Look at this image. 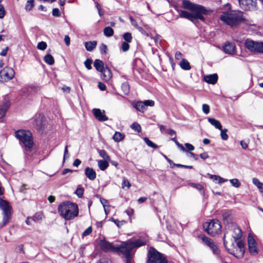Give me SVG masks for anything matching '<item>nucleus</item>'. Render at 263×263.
<instances>
[{"instance_id": "obj_13", "label": "nucleus", "mask_w": 263, "mask_h": 263, "mask_svg": "<svg viewBox=\"0 0 263 263\" xmlns=\"http://www.w3.org/2000/svg\"><path fill=\"white\" fill-rule=\"evenodd\" d=\"M237 246L238 250H237L236 253H235L234 251H231L229 249H227L228 251L231 254L233 255L235 257L238 258H242L243 256L245 253V245L243 242L241 240H237L236 241Z\"/></svg>"}, {"instance_id": "obj_20", "label": "nucleus", "mask_w": 263, "mask_h": 263, "mask_svg": "<svg viewBox=\"0 0 263 263\" xmlns=\"http://www.w3.org/2000/svg\"><path fill=\"white\" fill-rule=\"evenodd\" d=\"M40 90V87L38 86H30L26 87H24L21 90L22 93H24V95L26 94H32L33 93L37 92Z\"/></svg>"}, {"instance_id": "obj_30", "label": "nucleus", "mask_w": 263, "mask_h": 263, "mask_svg": "<svg viewBox=\"0 0 263 263\" xmlns=\"http://www.w3.org/2000/svg\"><path fill=\"white\" fill-rule=\"evenodd\" d=\"M124 138V135L120 132H116L112 137L115 142H119Z\"/></svg>"}, {"instance_id": "obj_17", "label": "nucleus", "mask_w": 263, "mask_h": 263, "mask_svg": "<svg viewBox=\"0 0 263 263\" xmlns=\"http://www.w3.org/2000/svg\"><path fill=\"white\" fill-rule=\"evenodd\" d=\"M223 50L226 53L232 54L235 52V46L234 43L227 42L223 46Z\"/></svg>"}, {"instance_id": "obj_31", "label": "nucleus", "mask_w": 263, "mask_h": 263, "mask_svg": "<svg viewBox=\"0 0 263 263\" xmlns=\"http://www.w3.org/2000/svg\"><path fill=\"white\" fill-rule=\"evenodd\" d=\"M44 61L49 65H52L54 63V60L53 56L50 54H47L44 57Z\"/></svg>"}, {"instance_id": "obj_38", "label": "nucleus", "mask_w": 263, "mask_h": 263, "mask_svg": "<svg viewBox=\"0 0 263 263\" xmlns=\"http://www.w3.org/2000/svg\"><path fill=\"white\" fill-rule=\"evenodd\" d=\"M121 254L125 257L126 258V263H133L132 261V256L134 254H130L129 253H127L126 252H121Z\"/></svg>"}, {"instance_id": "obj_3", "label": "nucleus", "mask_w": 263, "mask_h": 263, "mask_svg": "<svg viewBox=\"0 0 263 263\" xmlns=\"http://www.w3.org/2000/svg\"><path fill=\"white\" fill-rule=\"evenodd\" d=\"M220 19L231 27L236 26L245 20L242 16V12L234 11L223 12L220 15Z\"/></svg>"}, {"instance_id": "obj_10", "label": "nucleus", "mask_w": 263, "mask_h": 263, "mask_svg": "<svg viewBox=\"0 0 263 263\" xmlns=\"http://www.w3.org/2000/svg\"><path fill=\"white\" fill-rule=\"evenodd\" d=\"M99 245L101 249L104 252H118L121 253V245L114 246L105 239L101 240Z\"/></svg>"}, {"instance_id": "obj_16", "label": "nucleus", "mask_w": 263, "mask_h": 263, "mask_svg": "<svg viewBox=\"0 0 263 263\" xmlns=\"http://www.w3.org/2000/svg\"><path fill=\"white\" fill-rule=\"evenodd\" d=\"M92 112L96 117L100 121H105L108 120V118L105 115V111H101L98 108H94L92 109Z\"/></svg>"}, {"instance_id": "obj_34", "label": "nucleus", "mask_w": 263, "mask_h": 263, "mask_svg": "<svg viewBox=\"0 0 263 263\" xmlns=\"http://www.w3.org/2000/svg\"><path fill=\"white\" fill-rule=\"evenodd\" d=\"M104 34L107 37H110L114 34V30L110 27H106L104 29Z\"/></svg>"}, {"instance_id": "obj_59", "label": "nucleus", "mask_w": 263, "mask_h": 263, "mask_svg": "<svg viewBox=\"0 0 263 263\" xmlns=\"http://www.w3.org/2000/svg\"><path fill=\"white\" fill-rule=\"evenodd\" d=\"M107 46L104 44H102L100 46V51L101 53H106L107 52Z\"/></svg>"}, {"instance_id": "obj_6", "label": "nucleus", "mask_w": 263, "mask_h": 263, "mask_svg": "<svg viewBox=\"0 0 263 263\" xmlns=\"http://www.w3.org/2000/svg\"><path fill=\"white\" fill-rule=\"evenodd\" d=\"M147 263H167V260L163 254L151 247L147 254Z\"/></svg>"}, {"instance_id": "obj_32", "label": "nucleus", "mask_w": 263, "mask_h": 263, "mask_svg": "<svg viewBox=\"0 0 263 263\" xmlns=\"http://www.w3.org/2000/svg\"><path fill=\"white\" fill-rule=\"evenodd\" d=\"M107 160H99L98 161V166L101 171L105 170L108 166Z\"/></svg>"}, {"instance_id": "obj_62", "label": "nucleus", "mask_w": 263, "mask_h": 263, "mask_svg": "<svg viewBox=\"0 0 263 263\" xmlns=\"http://www.w3.org/2000/svg\"><path fill=\"white\" fill-rule=\"evenodd\" d=\"M185 146L188 151H193L195 149L194 146L190 143H186L185 144Z\"/></svg>"}, {"instance_id": "obj_21", "label": "nucleus", "mask_w": 263, "mask_h": 263, "mask_svg": "<svg viewBox=\"0 0 263 263\" xmlns=\"http://www.w3.org/2000/svg\"><path fill=\"white\" fill-rule=\"evenodd\" d=\"M101 73L102 79L105 81L110 80L112 77V72L107 66L105 67V69Z\"/></svg>"}, {"instance_id": "obj_61", "label": "nucleus", "mask_w": 263, "mask_h": 263, "mask_svg": "<svg viewBox=\"0 0 263 263\" xmlns=\"http://www.w3.org/2000/svg\"><path fill=\"white\" fill-rule=\"evenodd\" d=\"M129 20L132 25L135 26L137 29H138V27H139V26H138L137 21L135 20H134L132 16L129 17Z\"/></svg>"}, {"instance_id": "obj_47", "label": "nucleus", "mask_w": 263, "mask_h": 263, "mask_svg": "<svg viewBox=\"0 0 263 263\" xmlns=\"http://www.w3.org/2000/svg\"><path fill=\"white\" fill-rule=\"evenodd\" d=\"M126 186L127 187V189H129V187L131 186V184L127 179H126L125 177H123V181L122 183V188L124 189L125 187Z\"/></svg>"}, {"instance_id": "obj_22", "label": "nucleus", "mask_w": 263, "mask_h": 263, "mask_svg": "<svg viewBox=\"0 0 263 263\" xmlns=\"http://www.w3.org/2000/svg\"><path fill=\"white\" fill-rule=\"evenodd\" d=\"M204 80L209 84H214L217 81L218 76L216 73L206 76H205Z\"/></svg>"}, {"instance_id": "obj_48", "label": "nucleus", "mask_w": 263, "mask_h": 263, "mask_svg": "<svg viewBox=\"0 0 263 263\" xmlns=\"http://www.w3.org/2000/svg\"><path fill=\"white\" fill-rule=\"evenodd\" d=\"M172 140L176 143V144L180 149V150L184 152H187L183 146L181 144H180L179 142L176 139V137L172 138Z\"/></svg>"}, {"instance_id": "obj_15", "label": "nucleus", "mask_w": 263, "mask_h": 263, "mask_svg": "<svg viewBox=\"0 0 263 263\" xmlns=\"http://www.w3.org/2000/svg\"><path fill=\"white\" fill-rule=\"evenodd\" d=\"M248 243L250 253L252 255L256 254L258 253L256 242L254 238L250 235L248 236Z\"/></svg>"}, {"instance_id": "obj_44", "label": "nucleus", "mask_w": 263, "mask_h": 263, "mask_svg": "<svg viewBox=\"0 0 263 263\" xmlns=\"http://www.w3.org/2000/svg\"><path fill=\"white\" fill-rule=\"evenodd\" d=\"M99 154L102 158L105 159L106 160H110V157L105 150H100L99 152Z\"/></svg>"}, {"instance_id": "obj_53", "label": "nucleus", "mask_w": 263, "mask_h": 263, "mask_svg": "<svg viewBox=\"0 0 263 263\" xmlns=\"http://www.w3.org/2000/svg\"><path fill=\"white\" fill-rule=\"evenodd\" d=\"M202 111L204 113H205V114H208L210 112V106L209 105L206 104H203L202 105Z\"/></svg>"}, {"instance_id": "obj_8", "label": "nucleus", "mask_w": 263, "mask_h": 263, "mask_svg": "<svg viewBox=\"0 0 263 263\" xmlns=\"http://www.w3.org/2000/svg\"><path fill=\"white\" fill-rule=\"evenodd\" d=\"M145 245V241L138 239L135 241H128L121 244V252H126L134 254V249Z\"/></svg>"}, {"instance_id": "obj_46", "label": "nucleus", "mask_w": 263, "mask_h": 263, "mask_svg": "<svg viewBox=\"0 0 263 263\" xmlns=\"http://www.w3.org/2000/svg\"><path fill=\"white\" fill-rule=\"evenodd\" d=\"M230 182L231 184L235 187H239L241 185L240 181L237 179H230Z\"/></svg>"}, {"instance_id": "obj_9", "label": "nucleus", "mask_w": 263, "mask_h": 263, "mask_svg": "<svg viewBox=\"0 0 263 263\" xmlns=\"http://www.w3.org/2000/svg\"><path fill=\"white\" fill-rule=\"evenodd\" d=\"M244 44L245 47L250 51L263 53L262 42H256L250 39H247Z\"/></svg>"}, {"instance_id": "obj_18", "label": "nucleus", "mask_w": 263, "mask_h": 263, "mask_svg": "<svg viewBox=\"0 0 263 263\" xmlns=\"http://www.w3.org/2000/svg\"><path fill=\"white\" fill-rule=\"evenodd\" d=\"M33 124L37 130H42L45 128V122L43 120V118L40 116L35 118Z\"/></svg>"}, {"instance_id": "obj_14", "label": "nucleus", "mask_w": 263, "mask_h": 263, "mask_svg": "<svg viewBox=\"0 0 263 263\" xmlns=\"http://www.w3.org/2000/svg\"><path fill=\"white\" fill-rule=\"evenodd\" d=\"M240 7L245 10H254L256 8V2L254 0H238Z\"/></svg>"}, {"instance_id": "obj_63", "label": "nucleus", "mask_w": 263, "mask_h": 263, "mask_svg": "<svg viewBox=\"0 0 263 263\" xmlns=\"http://www.w3.org/2000/svg\"><path fill=\"white\" fill-rule=\"evenodd\" d=\"M69 155L68 154V146L66 145L65 147V149H64V158H63V160L64 161L65 159L66 158H69Z\"/></svg>"}, {"instance_id": "obj_37", "label": "nucleus", "mask_w": 263, "mask_h": 263, "mask_svg": "<svg viewBox=\"0 0 263 263\" xmlns=\"http://www.w3.org/2000/svg\"><path fill=\"white\" fill-rule=\"evenodd\" d=\"M43 214L41 212H37L31 217V220L34 222H37L42 219Z\"/></svg>"}, {"instance_id": "obj_28", "label": "nucleus", "mask_w": 263, "mask_h": 263, "mask_svg": "<svg viewBox=\"0 0 263 263\" xmlns=\"http://www.w3.org/2000/svg\"><path fill=\"white\" fill-rule=\"evenodd\" d=\"M252 182L256 186H257L259 192L263 193V183L260 182V181L256 178H253Z\"/></svg>"}, {"instance_id": "obj_25", "label": "nucleus", "mask_w": 263, "mask_h": 263, "mask_svg": "<svg viewBox=\"0 0 263 263\" xmlns=\"http://www.w3.org/2000/svg\"><path fill=\"white\" fill-rule=\"evenodd\" d=\"M179 65L182 69L185 70H189L191 69V66H190V63L187 61V60L185 59L181 60Z\"/></svg>"}, {"instance_id": "obj_54", "label": "nucleus", "mask_w": 263, "mask_h": 263, "mask_svg": "<svg viewBox=\"0 0 263 263\" xmlns=\"http://www.w3.org/2000/svg\"><path fill=\"white\" fill-rule=\"evenodd\" d=\"M144 103V105L146 108L147 106H153L155 104V102L154 101L151 100H147L143 102Z\"/></svg>"}, {"instance_id": "obj_60", "label": "nucleus", "mask_w": 263, "mask_h": 263, "mask_svg": "<svg viewBox=\"0 0 263 263\" xmlns=\"http://www.w3.org/2000/svg\"><path fill=\"white\" fill-rule=\"evenodd\" d=\"M100 202H101V203H102V204L103 205V206L104 207V211H105V212L106 214H107V212H106V210L105 209V206L107 204H108L107 200L106 199H104V198H101L100 199Z\"/></svg>"}, {"instance_id": "obj_58", "label": "nucleus", "mask_w": 263, "mask_h": 263, "mask_svg": "<svg viewBox=\"0 0 263 263\" xmlns=\"http://www.w3.org/2000/svg\"><path fill=\"white\" fill-rule=\"evenodd\" d=\"M5 14V10L4 6L0 4V18H3Z\"/></svg>"}, {"instance_id": "obj_55", "label": "nucleus", "mask_w": 263, "mask_h": 263, "mask_svg": "<svg viewBox=\"0 0 263 263\" xmlns=\"http://www.w3.org/2000/svg\"><path fill=\"white\" fill-rule=\"evenodd\" d=\"M173 166H175L178 167H182V168H192L193 166L192 165H183L181 164H177V163H173Z\"/></svg>"}, {"instance_id": "obj_64", "label": "nucleus", "mask_w": 263, "mask_h": 263, "mask_svg": "<svg viewBox=\"0 0 263 263\" xmlns=\"http://www.w3.org/2000/svg\"><path fill=\"white\" fill-rule=\"evenodd\" d=\"M111 261L110 259L106 258H101L98 263H111Z\"/></svg>"}, {"instance_id": "obj_45", "label": "nucleus", "mask_w": 263, "mask_h": 263, "mask_svg": "<svg viewBox=\"0 0 263 263\" xmlns=\"http://www.w3.org/2000/svg\"><path fill=\"white\" fill-rule=\"evenodd\" d=\"M123 37L124 40L126 41L125 42L127 43H130L132 41L133 38L132 34L129 32L125 33L123 35Z\"/></svg>"}, {"instance_id": "obj_23", "label": "nucleus", "mask_w": 263, "mask_h": 263, "mask_svg": "<svg viewBox=\"0 0 263 263\" xmlns=\"http://www.w3.org/2000/svg\"><path fill=\"white\" fill-rule=\"evenodd\" d=\"M93 66L96 70L99 72H102L104 69V63L100 60L96 59L93 63Z\"/></svg>"}, {"instance_id": "obj_43", "label": "nucleus", "mask_w": 263, "mask_h": 263, "mask_svg": "<svg viewBox=\"0 0 263 263\" xmlns=\"http://www.w3.org/2000/svg\"><path fill=\"white\" fill-rule=\"evenodd\" d=\"M130 127L132 129H133L135 132H137L138 133H140L141 130V127L140 124L136 122L133 123L130 125Z\"/></svg>"}, {"instance_id": "obj_26", "label": "nucleus", "mask_w": 263, "mask_h": 263, "mask_svg": "<svg viewBox=\"0 0 263 263\" xmlns=\"http://www.w3.org/2000/svg\"><path fill=\"white\" fill-rule=\"evenodd\" d=\"M208 120L216 128L218 129H221L222 125H221L220 122L218 120H217L214 118H208Z\"/></svg>"}, {"instance_id": "obj_7", "label": "nucleus", "mask_w": 263, "mask_h": 263, "mask_svg": "<svg viewBox=\"0 0 263 263\" xmlns=\"http://www.w3.org/2000/svg\"><path fill=\"white\" fill-rule=\"evenodd\" d=\"M205 231L212 236L219 234L221 231V226L219 220L217 219L212 220L209 222L203 224Z\"/></svg>"}, {"instance_id": "obj_1", "label": "nucleus", "mask_w": 263, "mask_h": 263, "mask_svg": "<svg viewBox=\"0 0 263 263\" xmlns=\"http://www.w3.org/2000/svg\"><path fill=\"white\" fill-rule=\"evenodd\" d=\"M182 5L185 9L191 10L192 13L181 11L180 13V17L187 18L193 22L196 20L204 21V17L202 15L208 14L209 13V11L203 6L192 3L189 1H183Z\"/></svg>"}, {"instance_id": "obj_12", "label": "nucleus", "mask_w": 263, "mask_h": 263, "mask_svg": "<svg viewBox=\"0 0 263 263\" xmlns=\"http://www.w3.org/2000/svg\"><path fill=\"white\" fill-rule=\"evenodd\" d=\"M227 230V233L229 231L232 232V236L234 238L235 241L240 239L242 236V231L240 228L235 223H229L226 227Z\"/></svg>"}, {"instance_id": "obj_39", "label": "nucleus", "mask_w": 263, "mask_h": 263, "mask_svg": "<svg viewBox=\"0 0 263 263\" xmlns=\"http://www.w3.org/2000/svg\"><path fill=\"white\" fill-rule=\"evenodd\" d=\"M190 185L192 187H193L196 189L197 190H199V192H200L201 194L204 195V190H203V186L201 184L194 183H190Z\"/></svg>"}, {"instance_id": "obj_19", "label": "nucleus", "mask_w": 263, "mask_h": 263, "mask_svg": "<svg viewBox=\"0 0 263 263\" xmlns=\"http://www.w3.org/2000/svg\"><path fill=\"white\" fill-rule=\"evenodd\" d=\"M85 176L91 181L95 180L97 177V174L95 171L92 168L87 167L85 169Z\"/></svg>"}, {"instance_id": "obj_50", "label": "nucleus", "mask_w": 263, "mask_h": 263, "mask_svg": "<svg viewBox=\"0 0 263 263\" xmlns=\"http://www.w3.org/2000/svg\"><path fill=\"white\" fill-rule=\"evenodd\" d=\"M37 47L39 49L44 50L47 47V44L45 42H40L38 43Z\"/></svg>"}, {"instance_id": "obj_11", "label": "nucleus", "mask_w": 263, "mask_h": 263, "mask_svg": "<svg viewBox=\"0 0 263 263\" xmlns=\"http://www.w3.org/2000/svg\"><path fill=\"white\" fill-rule=\"evenodd\" d=\"M15 74L14 70L10 67H6L0 71V83L11 80Z\"/></svg>"}, {"instance_id": "obj_49", "label": "nucleus", "mask_w": 263, "mask_h": 263, "mask_svg": "<svg viewBox=\"0 0 263 263\" xmlns=\"http://www.w3.org/2000/svg\"><path fill=\"white\" fill-rule=\"evenodd\" d=\"M75 194L78 196V197H82L84 194V189L82 187L77 188L75 191Z\"/></svg>"}, {"instance_id": "obj_35", "label": "nucleus", "mask_w": 263, "mask_h": 263, "mask_svg": "<svg viewBox=\"0 0 263 263\" xmlns=\"http://www.w3.org/2000/svg\"><path fill=\"white\" fill-rule=\"evenodd\" d=\"M121 88L125 95H127L129 93V85L127 82H124L122 83Z\"/></svg>"}, {"instance_id": "obj_41", "label": "nucleus", "mask_w": 263, "mask_h": 263, "mask_svg": "<svg viewBox=\"0 0 263 263\" xmlns=\"http://www.w3.org/2000/svg\"><path fill=\"white\" fill-rule=\"evenodd\" d=\"M34 1L29 0L26 2V4L25 5V9L27 11H30L34 7Z\"/></svg>"}, {"instance_id": "obj_27", "label": "nucleus", "mask_w": 263, "mask_h": 263, "mask_svg": "<svg viewBox=\"0 0 263 263\" xmlns=\"http://www.w3.org/2000/svg\"><path fill=\"white\" fill-rule=\"evenodd\" d=\"M97 44L96 41L87 42L85 43V47L87 51H91L96 47Z\"/></svg>"}, {"instance_id": "obj_51", "label": "nucleus", "mask_w": 263, "mask_h": 263, "mask_svg": "<svg viewBox=\"0 0 263 263\" xmlns=\"http://www.w3.org/2000/svg\"><path fill=\"white\" fill-rule=\"evenodd\" d=\"M129 45L127 42H124L122 44L121 49L123 52H126L129 50Z\"/></svg>"}, {"instance_id": "obj_42", "label": "nucleus", "mask_w": 263, "mask_h": 263, "mask_svg": "<svg viewBox=\"0 0 263 263\" xmlns=\"http://www.w3.org/2000/svg\"><path fill=\"white\" fill-rule=\"evenodd\" d=\"M209 248L212 250L213 253L215 255H218L219 252V250L217 247V246L213 242L211 246L209 247Z\"/></svg>"}, {"instance_id": "obj_24", "label": "nucleus", "mask_w": 263, "mask_h": 263, "mask_svg": "<svg viewBox=\"0 0 263 263\" xmlns=\"http://www.w3.org/2000/svg\"><path fill=\"white\" fill-rule=\"evenodd\" d=\"M9 105V101H7L4 103L3 105L0 106V118H2L5 116L6 111Z\"/></svg>"}, {"instance_id": "obj_4", "label": "nucleus", "mask_w": 263, "mask_h": 263, "mask_svg": "<svg viewBox=\"0 0 263 263\" xmlns=\"http://www.w3.org/2000/svg\"><path fill=\"white\" fill-rule=\"evenodd\" d=\"M17 139L20 143L25 147L27 151H31L33 145V141L31 133L28 130H17Z\"/></svg>"}, {"instance_id": "obj_5", "label": "nucleus", "mask_w": 263, "mask_h": 263, "mask_svg": "<svg viewBox=\"0 0 263 263\" xmlns=\"http://www.w3.org/2000/svg\"><path fill=\"white\" fill-rule=\"evenodd\" d=\"M0 209L2 211L3 218L0 219V228L10 222L12 218V210L9 203L0 197Z\"/></svg>"}, {"instance_id": "obj_29", "label": "nucleus", "mask_w": 263, "mask_h": 263, "mask_svg": "<svg viewBox=\"0 0 263 263\" xmlns=\"http://www.w3.org/2000/svg\"><path fill=\"white\" fill-rule=\"evenodd\" d=\"M144 104V103L143 102L138 101L136 103L135 107L136 108L137 110L140 112H144L146 109Z\"/></svg>"}, {"instance_id": "obj_57", "label": "nucleus", "mask_w": 263, "mask_h": 263, "mask_svg": "<svg viewBox=\"0 0 263 263\" xmlns=\"http://www.w3.org/2000/svg\"><path fill=\"white\" fill-rule=\"evenodd\" d=\"M92 232V228L91 227L86 229L83 233L82 236H86Z\"/></svg>"}, {"instance_id": "obj_52", "label": "nucleus", "mask_w": 263, "mask_h": 263, "mask_svg": "<svg viewBox=\"0 0 263 263\" xmlns=\"http://www.w3.org/2000/svg\"><path fill=\"white\" fill-rule=\"evenodd\" d=\"M91 63H92V60L87 59L85 62H84V65L88 69L90 70L92 68L91 67Z\"/></svg>"}, {"instance_id": "obj_56", "label": "nucleus", "mask_w": 263, "mask_h": 263, "mask_svg": "<svg viewBox=\"0 0 263 263\" xmlns=\"http://www.w3.org/2000/svg\"><path fill=\"white\" fill-rule=\"evenodd\" d=\"M52 14L54 16L58 17L60 16L61 13L58 8H53L52 9Z\"/></svg>"}, {"instance_id": "obj_33", "label": "nucleus", "mask_w": 263, "mask_h": 263, "mask_svg": "<svg viewBox=\"0 0 263 263\" xmlns=\"http://www.w3.org/2000/svg\"><path fill=\"white\" fill-rule=\"evenodd\" d=\"M200 238L209 247L214 242L211 239L207 237L204 235H200Z\"/></svg>"}, {"instance_id": "obj_2", "label": "nucleus", "mask_w": 263, "mask_h": 263, "mask_svg": "<svg viewBox=\"0 0 263 263\" xmlns=\"http://www.w3.org/2000/svg\"><path fill=\"white\" fill-rule=\"evenodd\" d=\"M60 215L66 220H70L77 217L79 214L78 205L70 201H64L58 208Z\"/></svg>"}, {"instance_id": "obj_36", "label": "nucleus", "mask_w": 263, "mask_h": 263, "mask_svg": "<svg viewBox=\"0 0 263 263\" xmlns=\"http://www.w3.org/2000/svg\"><path fill=\"white\" fill-rule=\"evenodd\" d=\"M144 141L147 144V146L151 147L154 149H157L158 146L157 145L153 143L151 140H150L148 138H144L143 139Z\"/></svg>"}, {"instance_id": "obj_40", "label": "nucleus", "mask_w": 263, "mask_h": 263, "mask_svg": "<svg viewBox=\"0 0 263 263\" xmlns=\"http://www.w3.org/2000/svg\"><path fill=\"white\" fill-rule=\"evenodd\" d=\"M220 130L221 131V133H220L221 138L223 140H225V141L227 140L229 138V136L227 134V133L228 132V129L226 128L222 129V128H221V129Z\"/></svg>"}]
</instances>
